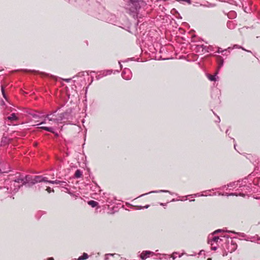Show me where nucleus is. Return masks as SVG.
<instances>
[{"label":"nucleus","mask_w":260,"mask_h":260,"mask_svg":"<svg viewBox=\"0 0 260 260\" xmlns=\"http://www.w3.org/2000/svg\"><path fill=\"white\" fill-rule=\"evenodd\" d=\"M190 201H194V199L193 200H191Z\"/></svg>","instance_id":"obj_41"},{"label":"nucleus","mask_w":260,"mask_h":260,"mask_svg":"<svg viewBox=\"0 0 260 260\" xmlns=\"http://www.w3.org/2000/svg\"><path fill=\"white\" fill-rule=\"evenodd\" d=\"M234 48H241V49H243V50H245V51H247V52H251V51H249V50H246L245 49H244V48H242V47L239 46H238V45H234Z\"/></svg>","instance_id":"obj_24"},{"label":"nucleus","mask_w":260,"mask_h":260,"mask_svg":"<svg viewBox=\"0 0 260 260\" xmlns=\"http://www.w3.org/2000/svg\"><path fill=\"white\" fill-rule=\"evenodd\" d=\"M149 206L148 205L144 206V207H141L140 209H143V208H148Z\"/></svg>","instance_id":"obj_30"},{"label":"nucleus","mask_w":260,"mask_h":260,"mask_svg":"<svg viewBox=\"0 0 260 260\" xmlns=\"http://www.w3.org/2000/svg\"><path fill=\"white\" fill-rule=\"evenodd\" d=\"M0 170L2 172V173H7L9 171V170H7V171H2L1 169H0Z\"/></svg>","instance_id":"obj_33"},{"label":"nucleus","mask_w":260,"mask_h":260,"mask_svg":"<svg viewBox=\"0 0 260 260\" xmlns=\"http://www.w3.org/2000/svg\"><path fill=\"white\" fill-rule=\"evenodd\" d=\"M219 240H221L219 237L212 235L211 237H209L208 238V243L212 245L213 242L217 243Z\"/></svg>","instance_id":"obj_7"},{"label":"nucleus","mask_w":260,"mask_h":260,"mask_svg":"<svg viewBox=\"0 0 260 260\" xmlns=\"http://www.w3.org/2000/svg\"><path fill=\"white\" fill-rule=\"evenodd\" d=\"M159 192H169V193L170 194H172V192H171L170 191H169V190H156V191H150L148 193H144L143 194H142L141 196H140V197H142L143 196H144V195H146V194H147L148 193H159Z\"/></svg>","instance_id":"obj_14"},{"label":"nucleus","mask_w":260,"mask_h":260,"mask_svg":"<svg viewBox=\"0 0 260 260\" xmlns=\"http://www.w3.org/2000/svg\"><path fill=\"white\" fill-rule=\"evenodd\" d=\"M259 239L260 240V238Z\"/></svg>","instance_id":"obj_44"},{"label":"nucleus","mask_w":260,"mask_h":260,"mask_svg":"<svg viewBox=\"0 0 260 260\" xmlns=\"http://www.w3.org/2000/svg\"><path fill=\"white\" fill-rule=\"evenodd\" d=\"M204 195L203 194H200L199 193H195V194H191V195H188V196H191V197H202Z\"/></svg>","instance_id":"obj_21"},{"label":"nucleus","mask_w":260,"mask_h":260,"mask_svg":"<svg viewBox=\"0 0 260 260\" xmlns=\"http://www.w3.org/2000/svg\"><path fill=\"white\" fill-rule=\"evenodd\" d=\"M218 118V122H219L220 121V118L219 117H217Z\"/></svg>","instance_id":"obj_37"},{"label":"nucleus","mask_w":260,"mask_h":260,"mask_svg":"<svg viewBox=\"0 0 260 260\" xmlns=\"http://www.w3.org/2000/svg\"><path fill=\"white\" fill-rule=\"evenodd\" d=\"M46 190L48 193H50L51 192H54V190L53 189H51L50 187H48L46 188Z\"/></svg>","instance_id":"obj_26"},{"label":"nucleus","mask_w":260,"mask_h":260,"mask_svg":"<svg viewBox=\"0 0 260 260\" xmlns=\"http://www.w3.org/2000/svg\"><path fill=\"white\" fill-rule=\"evenodd\" d=\"M234 147H235V148H236V145L235 144L234 145Z\"/></svg>","instance_id":"obj_42"},{"label":"nucleus","mask_w":260,"mask_h":260,"mask_svg":"<svg viewBox=\"0 0 260 260\" xmlns=\"http://www.w3.org/2000/svg\"><path fill=\"white\" fill-rule=\"evenodd\" d=\"M56 112L57 111H54L45 115L44 116L45 118V120L38 124L40 125L47 123V120H48V123L52 125L51 126H41L40 128L47 132L55 134V130L57 128L59 123H61L62 120L68 119L69 116V113L67 112L57 115H56Z\"/></svg>","instance_id":"obj_2"},{"label":"nucleus","mask_w":260,"mask_h":260,"mask_svg":"<svg viewBox=\"0 0 260 260\" xmlns=\"http://www.w3.org/2000/svg\"><path fill=\"white\" fill-rule=\"evenodd\" d=\"M71 79H64V80L66 81V82H69Z\"/></svg>","instance_id":"obj_35"},{"label":"nucleus","mask_w":260,"mask_h":260,"mask_svg":"<svg viewBox=\"0 0 260 260\" xmlns=\"http://www.w3.org/2000/svg\"><path fill=\"white\" fill-rule=\"evenodd\" d=\"M43 180H47L41 176L26 175L24 177L22 175H19L17 179L10 182V187L6 188L7 191L8 193H14L23 185L30 187L36 183L41 182Z\"/></svg>","instance_id":"obj_1"},{"label":"nucleus","mask_w":260,"mask_h":260,"mask_svg":"<svg viewBox=\"0 0 260 260\" xmlns=\"http://www.w3.org/2000/svg\"><path fill=\"white\" fill-rule=\"evenodd\" d=\"M192 48L193 51L201 54L208 52V47L203 44L194 45Z\"/></svg>","instance_id":"obj_4"},{"label":"nucleus","mask_w":260,"mask_h":260,"mask_svg":"<svg viewBox=\"0 0 260 260\" xmlns=\"http://www.w3.org/2000/svg\"><path fill=\"white\" fill-rule=\"evenodd\" d=\"M88 254L86 253H84L81 256H80L78 258V260L85 259H87L88 258Z\"/></svg>","instance_id":"obj_19"},{"label":"nucleus","mask_w":260,"mask_h":260,"mask_svg":"<svg viewBox=\"0 0 260 260\" xmlns=\"http://www.w3.org/2000/svg\"><path fill=\"white\" fill-rule=\"evenodd\" d=\"M217 74V73H216L214 75L208 74L207 75L208 78L211 81H215L217 78V77H216Z\"/></svg>","instance_id":"obj_15"},{"label":"nucleus","mask_w":260,"mask_h":260,"mask_svg":"<svg viewBox=\"0 0 260 260\" xmlns=\"http://www.w3.org/2000/svg\"><path fill=\"white\" fill-rule=\"evenodd\" d=\"M222 231V230H217L215 231L214 232V233H213V234H216V233H218V232H221Z\"/></svg>","instance_id":"obj_29"},{"label":"nucleus","mask_w":260,"mask_h":260,"mask_svg":"<svg viewBox=\"0 0 260 260\" xmlns=\"http://www.w3.org/2000/svg\"><path fill=\"white\" fill-rule=\"evenodd\" d=\"M122 77L125 80H129L132 77L131 71L127 68H125L121 73Z\"/></svg>","instance_id":"obj_5"},{"label":"nucleus","mask_w":260,"mask_h":260,"mask_svg":"<svg viewBox=\"0 0 260 260\" xmlns=\"http://www.w3.org/2000/svg\"><path fill=\"white\" fill-rule=\"evenodd\" d=\"M240 181H238L237 182H232V183H230L229 184H228L227 186H228V187L232 188H236L238 186L240 187H241V184H240Z\"/></svg>","instance_id":"obj_8"},{"label":"nucleus","mask_w":260,"mask_h":260,"mask_svg":"<svg viewBox=\"0 0 260 260\" xmlns=\"http://www.w3.org/2000/svg\"><path fill=\"white\" fill-rule=\"evenodd\" d=\"M228 16L230 19L234 18L236 16V13L235 11H231Z\"/></svg>","instance_id":"obj_16"},{"label":"nucleus","mask_w":260,"mask_h":260,"mask_svg":"<svg viewBox=\"0 0 260 260\" xmlns=\"http://www.w3.org/2000/svg\"><path fill=\"white\" fill-rule=\"evenodd\" d=\"M3 189H4V190L6 189V187H4Z\"/></svg>","instance_id":"obj_43"},{"label":"nucleus","mask_w":260,"mask_h":260,"mask_svg":"<svg viewBox=\"0 0 260 260\" xmlns=\"http://www.w3.org/2000/svg\"><path fill=\"white\" fill-rule=\"evenodd\" d=\"M10 120V121H17L18 119V118L16 115L15 113H12L10 116L7 117L6 120Z\"/></svg>","instance_id":"obj_13"},{"label":"nucleus","mask_w":260,"mask_h":260,"mask_svg":"<svg viewBox=\"0 0 260 260\" xmlns=\"http://www.w3.org/2000/svg\"><path fill=\"white\" fill-rule=\"evenodd\" d=\"M220 49H221V48H218V51H217L218 53L222 52L224 51V50H221Z\"/></svg>","instance_id":"obj_31"},{"label":"nucleus","mask_w":260,"mask_h":260,"mask_svg":"<svg viewBox=\"0 0 260 260\" xmlns=\"http://www.w3.org/2000/svg\"><path fill=\"white\" fill-rule=\"evenodd\" d=\"M228 129L226 130V134H228Z\"/></svg>","instance_id":"obj_39"},{"label":"nucleus","mask_w":260,"mask_h":260,"mask_svg":"<svg viewBox=\"0 0 260 260\" xmlns=\"http://www.w3.org/2000/svg\"><path fill=\"white\" fill-rule=\"evenodd\" d=\"M129 13L135 16L137 13L138 10L141 7L144 6L146 4L143 0H129Z\"/></svg>","instance_id":"obj_3"},{"label":"nucleus","mask_w":260,"mask_h":260,"mask_svg":"<svg viewBox=\"0 0 260 260\" xmlns=\"http://www.w3.org/2000/svg\"><path fill=\"white\" fill-rule=\"evenodd\" d=\"M226 25H227V27L229 28H230L231 29H232L235 28L236 24L235 21H234V20H229V21H228Z\"/></svg>","instance_id":"obj_12"},{"label":"nucleus","mask_w":260,"mask_h":260,"mask_svg":"<svg viewBox=\"0 0 260 260\" xmlns=\"http://www.w3.org/2000/svg\"><path fill=\"white\" fill-rule=\"evenodd\" d=\"M152 252L149 251H143L141 254V258L142 259H145L146 258H147V257H148L150 255V254H151Z\"/></svg>","instance_id":"obj_11"},{"label":"nucleus","mask_w":260,"mask_h":260,"mask_svg":"<svg viewBox=\"0 0 260 260\" xmlns=\"http://www.w3.org/2000/svg\"><path fill=\"white\" fill-rule=\"evenodd\" d=\"M68 185V184L67 182L60 181V186L63 188V191L70 193L69 189L67 187H66V186Z\"/></svg>","instance_id":"obj_9"},{"label":"nucleus","mask_w":260,"mask_h":260,"mask_svg":"<svg viewBox=\"0 0 260 260\" xmlns=\"http://www.w3.org/2000/svg\"><path fill=\"white\" fill-rule=\"evenodd\" d=\"M29 114L31 115L34 118H39L40 116L35 113H28Z\"/></svg>","instance_id":"obj_23"},{"label":"nucleus","mask_w":260,"mask_h":260,"mask_svg":"<svg viewBox=\"0 0 260 260\" xmlns=\"http://www.w3.org/2000/svg\"><path fill=\"white\" fill-rule=\"evenodd\" d=\"M106 73L104 75L105 76H106L107 75H110L112 73V71H110V70H108V71H106L105 72Z\"/></svg>","instance_id":"obj_28"},{"label":"nucleus","mask_w":260,"mask_h":260,"mask_svg":"<svg viewBox=\"0 0 260 260\" xmlns=\"http://www.w3.org/2000/svg\"><path fill=\"white\" fill-rule=\"evenodd\" d=\"M239 195L243 197L244 196V194L243 193H240Z\"/></svg>","instance_id":"obj_36"},{"label":"nucleus","mask_w":260,"mask_h":260,"mask_svg":"<svg viewBox=\"0 0 260 260\" xmlns=\"http://www.w3.org/2000/svg\"><path fill=\"white\" fill-rule=\"evenodd\" d=\"M1 105L2 106L5 105V102L4 101H2L1 102Z\"/></svg>","instance_id":"obj_32"},{"label":"nucleus","mask_w":260,"mask_h":260,"mask_svg":"<svg viewBox=\"0 0 260 260\" xmlns=\"http://www.w3.org/2000/svg\"><path fill=\"white\" fill-rule=\"evenodd\" d=\"M82 175V172L79 170H77L76 172H75V177L76 178H80V177H81Z\"/></svg>","instance_id":"obj_17"},{"label":"nucleus","mask_w":260,"mask_h":260,"mask_svg":"<svg viewBox=\"0 0 260 260\" xmlns=\"http://www.w3.org/2000/svg\"><path fill=\"white\" fill-rule=\"evenodd\" d=\"M226 232H228V233H231V232L232 233V231H226Z\"/></svg>","instance_id":"obj_38"},{"label":"nucleus","mask_w":260,"mask_h":260,"mask_svg":"<svg viewBox=\"0 0 260 260\" xmlns=\"http://www.w3.org/2000/svg\"><path fill=\"white\" fill-rule=\"evenodd\" d=\"M88 204L90 205L92 207H96L98 203L94 201H90L88 202Z\"/></svg>","instance_id":"obj_18"},{"label":"nucleus","mask_w":260,"mask_h":260,"mask_svg":"<svg viewBox=\"0 0 260 260\" xmlns=\"http://www.w3.org/2000/svg\"><path fill=\"white\" fill-rule=\"evenodd\" d=\"M222 195H225V196H237L238 194L236 193H226L225 194H223Z\"/></svg>","instance_id":"obj_25"},{"label":"nucleus","mask_w":260,"mask_h":260,"mask_svg":"<svg viewBox=\"0 0 260 260\" xmlns=\"http://www.w3.org/2000/svg\"><path fill=\"white\" fill-rule=\"evenodd\" d=\"M178 255L179 257L181 256L180 255H179L178 253L174 252L172 254V257L173 258V259H175L178 256Z\"/></svg>","instance_id":"obj_22"},{"label":"nucleus","mask_w":260,"mask_h":260,"mask_svg":"<svg viewBox=\"0 0 260 260\" xmlns=\"http://www.w3.org/2000/svg\"><path fill=\"white\" fill-rule=\"evenodd\" d=\"M116 254H106L105 255V260H108V256H113L114 255H115Z\"/></svg>","instance_id":"obj_27"},{"label":"nucleus","mask_w":260,"mask_h":260,"mask_svg":"<svg viewBox=\"0 0 260 260\" xmlns=\"http://www.w3.org/2000/svg\"><path fill=\"white\" fill-rule=\"evenodd\" d=\"M1 90H2V94H3V97L6 99V101H8L5 92L4 88V87L3 86H2Z\"/></svg>","instance_id":"obj_20"},{"label":"nucleus","mask_w":260,"mask_h":260,"mask_svg":"<svg viewBox=\"0 0 260 260\" xmlns=\"http://www.w3.org/2000/svg\"><path fill=\"white\" fill-rule=\"evenodd\" d=\"M49 260H53L52 258H50Z\"/></svg>","instance_id":"obj_40"},{"label":"nucleus","mask_w":260,"mask_h":260,"mask_svg":"<svg viewBox=\"0 0 260 260\" xmlns=\"http://www.w3.org/2000/svg\"><path fill=\"white\" fill-rule=\"evenodd\" d=\"M41 177L46 179V180H47L46 181H45V180H43L41 182H48L49 183H51V184H59L60 185V181L59 180H55L54 181H50V180H48V178L46 177H44L43 176H40Z\"/></svg>","instance_id":"obj_10"},{"label":"nucleus","mask_w":260,"mask_h":260,"mask_svg":"<svg viewBox=\"0 0 260 260\" xmlns=\"http://www.w3.org/2000/svg\"><path fill=\"white\" fill-rule=\"evenodd\" d=\"M217 249L216 247H212L211 249L213 250H215Z\"/></svg>","instance_id":"obj_34"},{"label":"nucleus","mask_w":260,"mask_h":260,"mask_svg":"<svg viewBox=\"0 0 260 260\" xmlns=\"http://www.w3.org/2000/svg\"><path fill=\"white\" fill-rule=\"evenodd\" d=\"M228 251L229 252H232L237 248V244L236 243H233V241L230 243L228 242Z\"/></svg>","instance_id":"obj_6"}]
</instances>
